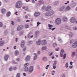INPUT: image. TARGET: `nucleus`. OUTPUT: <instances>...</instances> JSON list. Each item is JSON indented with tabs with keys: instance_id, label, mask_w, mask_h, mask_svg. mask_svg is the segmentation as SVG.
Here are the masks:
<instances>
[{
	"instance_id": "nucleus-1",
	"label": "nucleus",
	"mask_w": 77,
	"mask_h": 77,
	"mask_svg": "<svg viewBox=\"0 0 77 77\" xmlns=\"http://www.w3.org/2000/svg\"><path fill=\"white\" fill-rule=\"evenodd\" d=\"M42 43V45H45L47 44V41L46 40H42V42L40 41V40H38V41L36 42V44H37L38 45H39L40 44Z\"/></svg>"
},
{
	"instance_id": "nucleus-2",
	"label": "nucleus",
	"mask_w": 77,
	"mask_h": 77,
	"mask_svg": "<svg viewBox=\"0 0 77 77\" xmlns=\"http://www.w3.org/2000/svg\"><path fill=\"white\" fill-rule=\"evenodd\" d=\"M22 5V3L21 2L19 1L17 2L16 5V7L17 8H20L21 7V6Z\"/></svg>"
},
{
	"instance_id": "nucleus-3",
	"label": "nucleus",
	"mask_w": 77,
	"mask_h": 77,
	"mask_svg": "<svg viewBox=\"0 0 77 77\" xmlns=\"http://www.w3.org/2000/svg\"><path fill=\"white\" fill-rule=\"evenodd\" d=\"M55 22L57 25H59L61 23V20L59 18H57Z\"/></svg>"
},
{
	"instance_id": "nucleus-4",
	"label": "nucleus",
	"mask_w": 77,
	"mask_h": 77,
	"mask_svg": "<svg viewBox=\"0 0 77 77\" xmlns=\"http://www.w3.org/2000/svg\"><path fill=\"white\" fill-rule=\"evenodd\" d=\"M60 12H65V6H63L61 7L59 9Z\"/></svg>"
},
{
	"instance_id": "nucleus-5",
	"label": "nucleus",
	"mask_w": 77,
	"mask_h": 77,
	"mask_svg": "<svg viewBox=\"0 0 77 77\" xmlns=\"http://www.w3.org/2000/svg\"><path fill=\"white\" fill-rule=\"evenodd\" d=\"M75 21H76V19L74 17H72L70 19V21L72 23H74Z\"/></svg>"
},
{
	"instance_id": "nucleus-6",
	"label": "nucleus",
	"mask_w": 77,
	"mask_h": 77,
	"mask_svg": "<svg viewBox=\"0 0 77 77\" xmlns=\"http://www.w3.org/2000/svg\"><path fill=\"white\" fill-rule=\"evenodd\" d=\"M54 14V11L53 10L49 11H48V16H51Z\"/></svg>"
},
{
	"instance_id": "nucleus-7",
	"label": "nucleus",
	"mask_w": 77,
	"mask_h": 77,
	"mask_svg": "<svg viewBox=\"0 0 77 77\" xmlns=\"http://www.w3.org/2000/svg\"><path fill=\"white\" fill-rule=\"evenodd\" d=\"M72 47L74 48H75L77 47V41L74 42V43H73L72 45Z\"/></svg>"
},
{
	"instance_id": "nucleus-8",
	"label": "nucleus",
	"mask_w": 77,
	"mask_h": 77,
	"mask_svg": "<svg viewBox=\"0 0 77 77\" xmlns=\"http://www.w3.org/2000/svg\"><path fill=\"white\" fill-rule=\"evenodd\" d=\"M65 53V51L63 49H62L61 51L60 56V57H63V53Z\"/></svg>"
},
{
	"instance_id": "nucleus-9",
	"label": "nucleus",
	"mask_w": 77,
	"mask_h": 77,
	"mask_svg": "<svg viewBox=\"0 0 77 77\" xmlns=\"http://www.w3.org/2000/svg\"><path fill=\"white\" fill-rule=\"evenodd\" d=\"M40 13L38 12H35V14H34V16L35 17H39L40 15Z\"/></svg>"
},
{
	"instance_id": "nucleus-10",
	"label": "nucleus",
	"mask_w": 77,
	"mask_h": 77,
	"mask_svg": "<svg viewBox=\"0 0 77 77\" xmlns=\"http://www.w3.org/2000/svg\"><path fill=\"white\" fill-rule=\"evenodd\" d=\"M71 8L69 6H68L66 8H65V11L66 12L67 11H69L71 9Z\"/></svg>"
},
{
	"instance_id": "nucleus-11",
	"label": "nucleus",
	"mask_w": 77,
	"mask_h": 77,
	"mask_svg": "<svg viewBox=\"0 0 77 77\" xmlns=\"http://www.w3.org/2000/svg\"><path fill=\"white\" fill-rule=\"evenodd\" d=\"M33 66H31L30 67L29 69L28 70V71L29 72H32L33 71Z\"/></svg>"
},
{
	"instance_id": "nucleus-12",
	"label": "nucleus",
	"mask_w": 77,
	"mask_h": 77,
	"mask_svg": "<svg viewBox=\"0 0 77 77\" xmlns=\"http://www.w3.org/2000/svg\"><path fill=\"white\" fill-rule=\"evenodd\" d=\"M23 28V26H20L18 27L17 29V31H20V30H21Z\"/></svg>"
},
{
	"instance_id": "nucleus-13",
	"label": "nucleus",
	"mask_w": 77,
	"mask_h": 77,
	"mask_svg": "<svg viewBox=\"0 0 77 77\" xmlns=\"http://www.w3.org/2000/svg\"><path fill=\"white\" fill-rule=\"evenodd\" d=\"M30 59V57L29 56H28L26 57V58L25 59V60L27 62H28V61Z\"/></svg>"
},
{
	"instance_id": "nucleus-14",
	"label": "nucleus",
	"mask_w": 77,
	"mask_h": 77,
	"mask_svg": "<svg viewBox=\"0 0 77 77\" xmlns=\"http://www.w3.org/2000/svg\"><path fill=\"white\" fill-rule=\"evenodd\" d=\"M9 55H5V56L4 59H5V60L6 61L8 59V58H9Z\"/></svg>"
},
{
	"instance_id": "nucleus-15",
	"label": "nucleus",
	"mask_w": 77,
	"mask_h": 77,
	"mask_svg": "<svg viewBox=\"0 0 77 77\" xmlns=\"http://www.w3.org/2000/svg\"><path fill=\"white\" fill-rule=\"evenodd\" d=\"M63 21L64 22H66L68 21V18L66 17H64L63 18Z\"/></svg>"
},
{
	"instance_id": "nucleus-16",
	"label": "nucleus",
	"mask_w": 77,
	"mask_h": 77,
	"mask_svg": "<svg viewBox=\"0 0 77 77\" xmlns=\"http://www.w3.org/2000/svg\"><path fill=\"white\" fill-rule=\"evenodd\" d=\"M74 34L72 32H69V36L70 38H72Z\"/></svg>"
},
{
	"instance_id": "nucleus-17",
	"label": "nucleus",
	"mask_w": 77,
	"mask_h": 77,
	"mask_svg": "<svg viewBox=\"0 0 77 77\" xmlns=\"http://www.w3.org/2000/svg\"><path fill=\"white\" fill-rule=\"evenodd\" d=\"M21 47H24V41H22L21 42Z\"/></svg>"
},
{
	"instance_id": "nucleus-18",
	"label": "nucleus",
	"mask_w": 77,
	"mask_h": 77,
	"mask_svg": "<svg viewBox=\"0 0 77 77\" xmlns=\"http://www.w3.org/2000/svg\"><path fill=\"white\" fill-rule=\"evenodd\" d=\"M5 44V42L3 41H1L0 42V46H2Z\"/></svg>"
},
{
	"instance_id": "nucleus-19",
	"label": "nucleus",
	"mask_w": 77,
	"mask_h": 77,
	"mask_svg": "<svg viewBox=\"0 0 77 77\" xmlns=\"http://www.w3.org/2000/svg\"><path fill=\"white\" fill-rule=\"evenodd\" d=\"M59 3H60L59 1H56L54 2V5H57Z\"/></svg>"
},
{
	"instance_id": "nucleus-20",
	"label": "nucleus",
	"mask_w": 77,
	"mask_h": 77,
	"mask_svg": "<svg viewBox=\"0 0 77 77\" xmlns=\"http://www.w3.org/2000/svg\"><path fill=\"white\" fill-rule=\"evenodd\" d=\"M53 27V25H50V24H48V27H49V29L50 30L52 29V27Z\"/></svg>"
},
{
	"instance_id": "nucleus-21",
	"label": "nucleus",
	"mask_w": 77,
	"mask_h": 77,
	"mask_svg": "<svg viewBox=\"0 0 77 77\" xmlns=\"http://www.w3.org/2000/svg\"><path fill=\"white\" fill-rule=\"evenodd\" d=\"M34 55L35 56V57H34V60H35L37 59V54L35 53H34Z\"/></svg>"
},
{
	"instance_id": "nucleus-22",
	"label": "nucleus",
	"mask_w": 77,
	"mask_h": 77,
	"mask_svg": "<svg viewBox=\"0 0 77 77\" xmlns=\"http://www.w3.org/2000/svg\"><path fill=\"white\" fill-rule=\"evenodd\" d=\"M15 55L16 56H17V55H18V54H19V52L18 51H15Z\"/></svg>"
},
{
	"instance_id": "nucleus-23",
	"label": "nucleus",
	"mask_w": 77,
	"mask_h": 77,
	"mask_svg": "<svg viewBox=\"0 0 77 77\" xmlns=\"http://www.w3.org/2000/svg\"><path fill=\"white\" fill-rule=\"evenodd\" d=\"M11 15V12L9 11L7 13V17H9Z\"/></svg>"
},
{
	"instance_id": "nucleus-24",
	"label": "nucleus",
	"mask_w": 77,
	"mask_h": 77,
	"mask_svg": "<svg viewBox=\"0 0 77 77\" xmlns=\"http://www.w3.org/2000/svg\"><path fill=\"white\" fill-rule=\"evenodd\" d=\"M23 8L24 9H25V10H26V11H28V10H29V8H28V7L27 6L23 7Z\"/></svg>"
},
{
	"instance_id": "nucleus-25",
	"label": "nucleus",
	"mask_w": 77,
	"mask_h": 77,
	"mask_svg": "<svg viewBox=\"0 0 77 77\" xmlns=\"http://www.w3.org/2000/svg\"><path fill=\"white\" fill-rule=\"evenodd\" d=\"M2 14L6 12V10L5 9H2Z\"/></svg>"
},
{
	"instance_id": "nucleus-26",
	"label": "nucleus",
	"mask_w": 77,
	"mask_h": 77,
	"mask_svg": "<svg viewBox=\"0 0 77 77\" xmlns=\"http://www.w3.org/2000/svg\"><path fill=\"white\" fill-rule=\"evenodd\" d=\"M57 46V44L56 43H54L53 45V47H56Z\"/></svg>"
},
{
	"instance_id": "nucleus-27",
	"label": "nucleus",
	"mask_w": 77,
	"mask_h": 77,
	"mask_svg": "<svg viewBox=\"0 0 77 77\" xmlns=\"http://www.w3.org/2000/svg\"><path fill=\"white\" fill-rule=\"evenodd\" d=\"M58 41H60V42H62V39H61V38L59 37L58 38Z\"/></svg>"
},
{
	"instance_id": "nucleus-28",
	"label": "nucleus",
	"mask_w": 77,
	"mask_h": 77,
	"mask_svg": "<svg viewBox=\"0 0 77 77\" xmlns=\"http://www.w3.org/2000/svg\"><path fill=\"white\" fill-rule=\"evenodd\" d=\"M42 50H47V47H43V48H42Z\"/></svg>"
},
{
	"instance_id": "nucleus-29",
	"label": "nucleus",
	"mask_w": 77,
	"mask_h": 77,
	"mask_svg": "<svg viewBox=\"0 0 77 77\" xmlns=\"http://www.w3.org/2000/svg\"><path fill=\"white\" fill-rule=\"evenodd\" d=\"M29 27V26L28 25V24H26L25 25V28L26 29H27Z\"/></svg>"
},
{
	"instance_id": "nucleus-30",
	"label": "nucleus",
	"mask_w": 77,
	"mask_h": 77,
	"mask_svg": "<svg viewBox=\"0 0 77 77\" xmlns=\"http://www.w3.org/2000/svg\"><path fill=\"white\" fill-rule=\"evenodd\" d=\"M65 67L66 68H68V62L66 63L65 65Z\"/></svg>"
},
{
	"instance_id": "nucleus-31",
	"label": "nucleus",
	"mask_w": 77,
	"mask_h": 77,
	"mask_svg": "<svg viewBox=\"0 0 77 77\" xmlns=\"http://www.w3.org/2000/svg\"><path fill=\"white\" fill-rule=\"evenodd\" d=\"M28 67H26L25 68V71H28Z\"/></svg>"
},
{
	"instance_id": "nucleus-32",
	"label": "nucleus",
	"mask_w": 77,
	"mask_h": 77,
	"mask_svg": "<svg viewBox=\"0 0 77 77\" xmlns=\"http://www.w3.org/2000/svg\"><path fill=\"white\" fill-rule=\"evenodd\" d=\"M71 6L72 7H74L75 6V4L74 3H73L72 4Z\"/></svg>"
},
{
	"instance_id": "nucleus-33",
	"label": "nucleus",
	"mask_w": 77,
	"mask_h": 77,
	"mask_svg": "<svg viewBox=\"0 0 77 77\" xmlns=\"http://www.w3.org/2000/svg\"><path fill=\"white\" fill-rule=\"evenodd\" d=\"M73 30H76L77 29V27L75 26H74L73 27V29H72Z\"/></svg>"
},
{
	"instance_id": "nucleus-34",
	"label": "nucleus",
	"mask_w": 77,
	"mask_h": 77,
	"mask_svg": "<svg viewBox=\"0 0 77 77\" xmlns=\"http://www.w3.org/2000/svg\"><path fill=\"white\" fill-rule=\"evenodd\" d=\"M66 54H64L63 56V59H65L66 58Z\"/></svg>"
},
{
	"instance_id": "nucleus-35",
	"label": "nucleus",
	"mask_w": 77,
	"mask_h": 77,
	"mask_svg": "<svg viewBox=\"0 0 77 77\" xmlns=\"http://www.w3.org/2000/svg\"><path fill=\"white\" fill-rule=\"evenodd\" d=\"M66 29H68L69 30V29H70V27H69V26H66Z\"/></svg>"
},
{
	"instance_id": "nucleus-36",
	"label": "nucleus",
	"mask_w": 77,
	"mask_h": 77,
	"mask_svg": "<svg viewBox=\"0 0 77 77\" xmlns=\"http://www.w3.org/2000/svg\"><path fill=\"white\" fill-rule=\"evenodd\" d=\"M38 33H39V32H38V31H36L35 34V36H37L36 35H38Z\"/></svg>"
},
{
	"instance_id": "nucleus-37",
	"label": "nucleus",
	"mask_w": 77,
	"mask_h": 77,
	"mask_svg": "<svg viewBox=\"0 0 77 77\" xmlns=\"http://www.w3.org/2000/svg\"><path fill=\"white\" fill-rule=\"evenodd\" d=\"M51 9V6H48V11H50Z\"/></svg>"
},
{
	"instance_id": "nucleus-38",
	"label": "nucleus",
	"mask_w": 77,
	"mask_h": 77,
	"mask_svg": "<svg viewBox=\"0 0 77 77\" xmlns=\"http://www.w3.org/2000/svg\"><path fill=\"white\" fill-rule=\"evenodd\" d=\"M29 65V63H26L24 64V66H26V67L27 66H28Z\"/></svg>"
},
{
	"instance_id": "nucleus-39",
	"label": "nucleus",
	"mask_w": 77,
	"mask_h": 77,
	"mask_svg": "<svg viewBox=\"0 0 77 77\" xmlns=\"http://www.w3.org/2000/svg\"><path fill=\"white\" fill-rule=\"evenodd\" d=\"M57 64V61H55L54 64H53V65H55Z\"/></svg>"
},
{
	"instance_id": "nucleus-40",
	"label": "nucleus",
	"mask_w": 77,
	"mask_h": 77,
	"mask_svg": "<svg viewBox=\"0 0 77 77\" xmlns=\"http://www.w3.org/2000/svg\"><path fill=\"white\" fill-rule=\"evenodd\" d=\"M20 73H18L17 74L16 77H20Z\"/></svg>"
},
{
	"instance_id": "nucleus-41",
	"label": "nucleus",
	"mask_w": 77,
	"mask_h": 77,
	"mask_svg": "<svg viewBox=\"0 0 77 77\" xmlns=\"http://www.w3.org/2000/svg\"><path fill=\"white\" fill-rule=\"evenodd\" d=\"M3 26V24L2 23H0V27H2Z\"/></svg>"
},
{
	"instance_id": "nucleus-42",
	"label": "nucleus",
	"mask_w": 77,
	"mask_h": 77,
	"mask_svg": "<svg viewBox=\"0 0 77 77\" xmlns=\"http://www.w3.org/2000/svg\"><path fill=\"white\" fill-rule=\"evenodd\" d=\"M75 52H73L72 54V56H75Z\"/></svg>"
},
{
	"instance_id": "nucleus-43",
	"label": "nucleus",
	"mask_w": 77,
	"mask_h": 77,
	"mask_svg": "<svg viewBox=\"0 0 77 77\" xmlns=\"http://www.w3.org/2000/svg\"><path fill=\"white\" fill-rule=\"evenodd\" d=\"M74 42V40H70V42L71 44L72 43V42Z\"/></svg>"
},
{
	"instance_id": "nucleus-44",
	"label": "nucleus",
	"mask_w": 77,
	"mask_h": 77,
	"mask_svg": "<svg viewBox=\"0 0 77 77\" xmlns=\"http://www.w3.org/2000/svg\"><path fill=\"white\" fill-rule=\"evenodd\" d=\"M43 60H47V57H44L43 58Z\"/></svg>"
},
{
	"instance_id": "nucleus-45",
	"label": "nucleus",
	"mask_w": 77,
	"mask_h": 77,
	"mask_svg": "<svg viewBox=\"0 0 77 77\" xmlns=\"http://www.w3.org/2000/svg\"><path fill=\"white\" fill-rule=\"evenodd\" d=\"M45 11H48V7L46 8Z\"/></svg>"
},
{
	"instance_id": "nucleus-46",
	"label": "nucleus",
	"mask_w": 77,
	"mask_h": 77,
	"mask_svg": "<svg viewBox=\"0 0 77 77\" xmlns=\"http://www.w3.org/2000/svg\"><path fill=\"white\" fill-rule=\"evenodd\" d=\"M56 29V28H51V29L50 30H51L52 31H53V30H54Z\"/></svg>"
},
{
	"instance_id": "nucleus-47",
	"label": "nucleus",
	"mask_w": 77,
	"mask_h": 77,
	"mask_svg": "<svg viewBox=\"0 0 77 77\" xmlns=\"http://www.w3.org/2000/svg\"><path fill=\"white\" fill-rule=\"evenodd\" d=\"M49 56H51L52 54H53V52H51V53H49Z\"/></svg>"
},
{
	"instance_id": "nucleus-48",
	"label": "nucleus",
	"mask_w": 77,
	"mask_h": 77,
	"mask_svg": "<svg viewBox=\"0 0 77 77\" xmlns=\"http://www.w3.org/2000/svg\"><path fill=\"white\" fill-rule=\"evenodd\" d=\"M53 68L54 69H56V66H55V65H53Z\"/></svg>"
},
{
	"instance_id": "nucleus-49",
	"label": "nucleus",
	"mask_w": 77,
	"mask_h": 77,
	"mask_svg": "<svg viewBox=\"0 0 77 77\" xmlns=\"http://www.w3.org/2000/svg\"><path fill=\"white\" fill-rule=\"evenodd\" d=\"M41 24V23L39 22H38L37 23V26H39V24Z\"/></svg>"
},
{
	"instance_id": "nucleus-50",
	"label": "nucleus",
	"mask_w": 77,
	"mask_h": 77,
	"mask_svg": "<svg viewBox=\"0 0 77 77\" xmlns=\"http://www.w3.org/2000/svg\"><path fill=\"white\" fill-rule=\"evenodd\" d=\"M56 51H59V48H56L55 49Z\"/></svg>"
},
{
	"instance_id": "nucleus-51",
	"label": "nucleus",
	"mask_w": 77,
	"mask_h": 77,
	"mask_svg": "<svg viewBox=\"0 0 77 77\" xmlns=\"http://www.w3.org/2000/svg\"><path fill=\"white\" fill-rule=\"evenodd\" d=\"M45 15H46V16H48V12H47V13H46Z\"/></svg>"
},
{
	"instance_id": "nucleus-52",
	"label": "nucleus",
	"mask_w": 77,
	"mask_h": 77,
	"mask_svg": "<svg viewBox=\"0 0 77 77\" xmlns=\"http://www.w3.org/2000/svg\"><path fill=\"white\" fill-rule=\"evenodd\" d=\"M12 69V67H10L9 69L10 71H11Z\"/></svg>"
},
{
	"instance_id": "nucleus-53",
	"label": "nucleus",
	"mask_w": 77,
	"mask_h": 77,
	"mask_svg": "<svg viewBox=\"0 0 77 77\" xmlns=\"http://www.w3.org/2000/svg\"><path fill=\"white\" fill-rule=\"evenodd\" d=\"M11 22H12L11 24H12V25H13V26H14V21H12Z\"/></svg>"
},
{
	"instance_id": "nucleus-54",
	"label": "nucleus",
	"mask_w": 77,
	"mask_h": 77,
	"mask_svg": "<svg viewBox=\"0 0 77 77\" xmlns=\"http://www.w3.org/2000/svg\"><path fill=\"white\" fill-rule=\"evenodd\" d=\"M62 77H65V74H63L62 76Z\"/></svg>"
},
{
	"instance_id": "nucleus-55",
	"label": "nucleus",
	"mask_w": 77,
	"mask_h": 77,
	"mask_svg": "<svg viewBox=\"0 0 77 77\" xmlns=\"http://www.w3.org/2000/svg\"><path fill=\"white\" fill-rule=\"evenodd\" d=\"M72 66H69V68H70V69H71L72 68Z\"/></svg>"
},
{
	"instance_id": "nucleus-56",
	"label": "nucleus",
	"mask_w": 77,
	"mask_h": 77,
	"mask_svg": "<svg viewBox=\"0 0 77 77\" xmlns=\"http://www.w3.org/2000/svg\"><path fill=\"white\" fill-rule=\"evenodd\" d=\"M23 34V32H21L20 33V35H21Z\"/></svg>"
},
{
	"instance_id": "nucleus-57",
	"label": "nucleus",
	"mask_w": 77,
	"mask_h": 77,
	"mask_svg": "<svg viewBox=\"0 0 77 77\" xmlns=\"http://www.w3.org/2000/svg\"><path fill=\"white\" fill-rule=\"evenodd\" d=\"M48 65H47L45 68L46 69H48Z\"/></svg>"
},
{
	"instance_id": "nucleus-58",
	"label": "nucleus",
	"mask_w": 77,
	"mask_h": 77,
	"mask_svg": "<svg viewBox=\"0 0 77 77\" xmlns=\"http://www.w3.org/2000/svg\"><path fill=\"white\" fill-rule=\"evenodd\" d=\"M68 3H69V1H67L66 3H64L65 5H67Z\"/></svg>"
},
{
	"instance_id": "nucleus-59",
	"label": "nucleus",
	"mask_w": 77,
	"mask_h": 77,
	"mask_svg": "<svg viewBox=\"0 0 77 77\" xmlns=\"http://www.w3.org/2000/svg\"><path fill=\"white\" fill-rule=\"evenodd\" d=\"M17 69V67H14L13 68V70H15Z\"/></svg>"
},
{
	"instance_id": "nucleus-60",
	"label": "nucleus",
	"mask_w": 77,
	"mask_h": 77,
	"mask_svg": "<svg viewBox=\"0 0 77 77\" xmlns=\"http://www.w3.org/2000/svg\"><path fill=\"white\" fill-rule=\"evenodd\" d=\"M72 61H71L70 62V65H72Z\"/></svg>"
},
{
	"instance_id": "nucleus-61",
	"label": "nucleus",
	"mask_w": 77,
	"mask_h": 77,
	"mask_svg": "<svg viewBox=\"0 0 77 77\" xmlns=\"http://www.w3.org/2000/svg\"><path fill=\"white\" fill-rule=\"evenodd\" d=\"M26 51V48H24L23 50V51Z\"/></svg>"
},
{
	"instance_id": "nucleus-62",
	"label": "nucleus",
	"mask_w": 77,
	"mask_h": 77,
	"mask_svg": "<svg viewBox=\"0 0 77 77\" xmlns=\"http://www.w3.org/2000/svg\"><path fill=\"white\" fill-rule=\"evenodd\" d=\"M18 13V12L17 11H16L15 13H14V14H16L17 15H18V14H17Z\"/></svg>"
},
{
	"instance_id": "nucleus-63",
	"label": "nucleus",
	"mask_w": 77,
	"mask_h": 77,
	"mask_svg": "<svg viewBox=\"0 0 77 77\" xmlns=\"http://www.w3.org/2000/svg\"><path fill=\"white\" fill-rule=\"evenodd\" d=\"M23 75L24 76H26V73H23Z\"/></svg>"
},
{
	"instance_id": "nucleus-64",
	"label": "nucleus",
	"mask_w": 77,
	"mask_h": 77,
	"mask_svg": "<svg viewBox=\"0 0 77 77\" xmlns=\"http://www.w3.org/2000/svg\"><path fill=\"white\" fill-rule=\"evenodd\" d=\"M25 17L26 18H28V17L27 16H25Z\"/></svg>"
}]
</instances>
